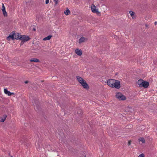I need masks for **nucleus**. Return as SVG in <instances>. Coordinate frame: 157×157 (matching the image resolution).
Returning a JSON list of instances; mask_svg holds the SVG:
<instances>
[{"instance_id":"nucleus-1","label":"nucleus","mask_w":157,"mask_h":157,"mask_svg":"<svg viewBox=\"0 0 157 157\" xmlns=\"http://www.w3.org/2000/svg\"><path fill=\"white\" fill-rule=\"evenodd\" d=\"M33 103L34 104V106L35 109L36 108V109L39 110L40 109V107L39 105L40 103L39 100L37 99H35L33 100Z\"/></svg>"},{"instance_id":"nucleus-2","label":"nucleus","mask_w":157,"mask_h":157,"mask_svg":"<svg viewBox=\"0 0 157 157\" xmlns=\"http://www.w3.org/2000/svg\"><path fill=\"white\" fill-rule=\"evenodd\" d=\"M116 96L119 100H124L126 99L125 97L120 93H117Z\"/></svg>"},{"instance_id":"nucleus-3","label":"nucleus","mask_w":157,"mask_h":157,"mask_svg":"<svg viewBox=\"0 0 157 157\" xmlns=\"http://www.w3.org/2000/svg\"><path fill=\"white\" fill-rule=\"evenodd\" d=\"M30 39V38L29 36L25 35H20V40L26 42Z\"/></svg>"},{"instance_id":"nucleus-4","label":"nucleus","mask_w":157,"mask_h":157,"mask_svg":"<svg viewBox=\"0 0 157 157\" xmlns=\"http://www.w3.org/2000/svg\"><path fill=\"white\" fill-rule=\"evenodd\" d=\"M114 82L112 88L115 87L118 89L120 88L121 87L120 82L117 80H115V81Z\"/></svg>"},{"instance_id":"nucleus-5","label":"nucleus","mask_w":157,"mask_h":157,"mask_svg":"<svg viewBox=\"0 0 157 157\" xmlns=\"http://www.w3.org/2000/svg\"><path fill=\"white\" fill-rule=\"evenodd\" d=\"M91 9L92 12L94 13H96L97 14H100V12L98 11V9H96V7L94 4H92V5Z\"/></svg>"},{"instance_id":"nucleus-6","label":"nucleus","mask_w":157,"mask_h":157,"mask_svg":"<svg viewBox=\"0 0 157 157\" xmlns=\"http://www.w3.org/2000/svg\"><path fill=\"white\" fill-rule=\"evenodd\" d=\"M115 81V80L113 79H109L106 82L108 85L110 87H113L114 82Z\"/></svg>"},{"instance_id":"nucleus-7","label":"nucleus","mask_w":157,"mask_h":157,"mask_svg":"<svg viewBox=\"0 0 157 157\" xmlns=\"http://www.w3.org/2000/svg\"><path fill=\"white\" fill-rule=\"evenodd\" d=\"M80 84L83 88L87 90L89 89V86L85 80H84L83 81L80 83Z\"/></svg>"},{"instance_id":"nucleus-8","label":"nucleus","mask_w":157,"mask_h":157,"mask_svg":"<svg viewBox=\"0 0 157 157\" xmlns=\"http://www.w3.org/2000/svg\"><path fill=\"white\" fill-rule=\"evenodd\" d=\"M149 85V82H148L143 81L142 84L140 87H143L144 88H147Z\"/></svg>"},{"instance_id":"nucleus-9","label":"nucleus","mask_w":157,"mask_h":157,"mask_svg":"<svg viewBox=\"0 0 157 157\" xmlns=\"http://www.w3.org/2000/svg\"><path fill=\"white\" fill-rule=\"evenodd\" d=\"M2 10L3 12V14L4 16H6V17L7 16V14L6 11L5 7L3 4V3H2Z\"/></svg>"},{"instance_id":"nucleus-10","label":"nucleus","mask_w":157,"mask_h":157,"mask_svg":"<svg viewBox=\"0 0 157 157\" xmlns=\"http://www.w3.org/2000/svg\"><path fill=\"white\" fill-rule=\"evenodd\" d=\"M75 53L79 56H80L82 54V51L78 49H77L75 50Z\"/></svg>"},{"instance_id":"nucleus-11","label":"nucleus","mask_w":157,"mask_h":157,"mask_svg":"<svg viewBox=\"0 0 157 157\" xmlns=\"http://www.w3.org/2000/svg\"><path fill=\"white\" fill-rule=\"evenodd\" d=\"M87 38L84 37H82L79 40L78 42L79 44H80L82 42H84L86 40H87Z\"/></svg>"},{"instance_id":"nucleus-12","label":"nucleus","mask_w":157,"mask_h":157,"mask_svg":"<svg viewBox=\"0 0 157 157\" xmlns=\"http://www.w3.org/2000/svg\"><path fill=\"white\" fill-rule=\"evenodd\" d=\"M13 34H14V36H15L14 39H15L17 40H20V34L19 33H14Z\"/></svg>"},{"instance_id":"nucleus-13","label":"nucleus","mask_w":157,"mask_h":157,"mask_svg":"<svg viewBox=\"0 0 157 157\" xmlns=\"http://www.w3.org/2000/svg\"><path fill=\"white\" fill-rule=\"evenodd\" d=\"M14 34L13 33L12 34H10L9 36L7 37V39L8 40H10V39H11L13 40H14Z\"/></svg>"},{"instance_id":"nucleus-14","label":"nucleus","mask_w":157,"mask_h":157,"mask_svg":"<svg viewBox=\"0 0 157 157\" xmlns=\"http://www.w3.org/2000/svg\"><path fill=\"white\" fill-rule=\"evenodd\" d=\"M30 61L31 62H39L40 60L36 58H33L30 59Z\"/></svg>"},{"instance_id":"nucleus-15","label":"nucleus","mask_w":157,"mask_h":157,"mask_svg":"<svg viewBox=\"0 0 157 157\" xmlns=\"http://www.w3.org/2000/svg\"><path fill=\"white\" fill-rule=\"evenodd\" d=\"M76 77L78 81L80 83L84 80L82 78L78 76H76Z\"/></svg>"},{"instance_id":"nucleus-16","label":"nucleus","mask_w":157,"mask_h":157,"mask_svg":"<svg viewBox=\"0 0 157 157\" xmlns=\"http://www.w3.org/2000/svg\"><path fill=\"white\" fill-rule=\"evenodd\" d=\"M143 80L142 79H140L138 80L137 82V84L140 87L143 82Z\"/></svg>"},{"instance_id":"nucleus-17","label":"nucleus","mask_w":157,"mask_h":157,"mask_svg":"<svg viewBox=\"0 0 157 157\" xmlns=\"http://www.w3.org/2000/svg\"><path fill=\"white\" fill-rule=\"evenodd\" d=\"M66 10L64 11V13L66 15H67L70 13V11L68 8H66Z\"/></svg>"},{"instance_id":"nucleus-18","label":"nucleus","mask_w":157,"mask_h":157,"mask_svg":"<svg viewBox=\"0 0 157 157\" xmlns=\"http://www.w3.org/2000/svg\"><path fill=\"white\" fill-rule=\"evenodd\" d=\"M52 37V36L51 35H49L48 36H47V37H46L45 38H44L43 39V40H49L51 39V38Z\"/></svg>"},{"instance_id":"nucleus-19","label":"nucleus","mask_w":157,"mask_h":157,"mask_svg":"<svg viewBox=\"0 0 157 157\" xmlns=\"http://www.w3.org/2000/svg\"><path fill=\"white\" fill-rule=\"evenodd\" d=\"M6 117L7 115H4L3 116V118H2L0 120V121L2 122H4L6 119Z\"/></svg>"},{"instance_id":"nucleus-20","label":"nucleus","mask_w":157,"mask_h":157,"mask_svg":"<svg viewBox=\"0 0 157 157\" xmlns=\"http://www.w3.org/2000/svg\"><path fill=\"white\" fill-rule=\"evenodd\" d=\"M138 140L139 141H141L143 143H145V140L144 138L143 137H140L138 139Z\"/></svg>"},{"instance_id":"nucleus-21","label":"nucleus","mask_w":157,"mask_h":157,"mask_svg":"<svg viewBox=\"0 0 157 157\" xmlns=\"http://www.w3.org/2000/svg\"><path fill=\"white\" fill-rule=\"evenodd\" d=\"M4 92L5 94H7L8 96H9V95L10 94V92L8 91L7 89H4Z\"/></svg>"},{"instance_id":"nucleus-22","label":"nucleus","mask_w":157,"mask_h":157,"mask_svg":"<svg viewBox=\"0 0 157 157\" xmlns=\"http://www.w3.org/2000/svg\"><path fill=\"white\" fill-rule=\"evenodd\" d=\"M129 13L130 14L131 16H132V17L133 16V15H134V14H135V13L132 11H130L129 12Z\"/></svg>"},{"instance_id":"nucleus-23","label":"nucleus","mask_w":157,"mask_h":157,"mask_svg":"<svg viewBox=\"0 0 157 157\" xmlns=\"http://www.w3.org/2000/svg\"><path fill=\"white\" fill-rule=\"evenodd\" d=\"M138 157H144V154L143 153L139 155Z\"/></svg>"},{"instance_id":"nucleus-24","label":"nucleus","mask_w":157,"mask_h":157,"mask_svg":"<svg viewBox=\"0 0 157 157\" xmlns=\"http://www.w3.org/2000/svg\"><path fill=\"white\" fill-rule=\"evenodd\" d=\"M54 2H55V5H57L58 3V0H54Z\"/></svg>"},{"instance_id":"nucleus-25","label":"nucleus","mask_w":157,"mask_h":157,"mask_svg":"<svg viewBox=\"0 0 157 157\" xmlns=\"http://www.w3.org/2000/svg\"><path fill=\"white\" fill-rule=\"evenodd\" d=\"M25 42V41L21 40V45H22V44H23Z\"/></svg>"},{"instance_id":"nucleus-26","label":"nucleus","mask_w":157,"mask_h":157,"mask_svg":"<svg viewBox=\"0 0 157 157\" xmlns=\"http://www.w3.org/2000/svg\"><path fill=\"white\" fill-rule=\"evenodd\" d=\"M131 140H129L128 142V145H130L131 144Z\"/></svg>"},{"instance_id":"nucleus-27","label":"nucleus","mask_w":157,"mask_h":157,"mask_svg":"<svg viewBox=\"0 0 157 157\" xmlns=\"http://www.w3.org/2000/svg\"><path fill=\"white\" fill-rule=\"evenodd\" d=\"M49 0H46L45 1V3L46 4H47L49 3Z\"/></svg>"},{"instance_id":"nucleus-28","label":"nucleus","mask_w":157,"mask_h":157,"mask_svg":"<svg viewBox=\"0 0 157 157\" xmlns=\"http://www.w3.org/2000/svg\"><path fill=\"white\" fill-rule=\"evenodd\" d=\"M14 93H11L10 92V94L9 95V96H10L11 95H14Z\"/></svg>"},{"instance_id":"nucleus-29","label":"nucleus","mask_w":157,"mask_h":157,"mask_svg":"<svg viewBox=\"0 0 157 157\" xmlns=\"http://www.w3.org/2000/svg\"><path fill=\"white\" fill-rule=\"evenodd\" d=\"M25 84H27L28 83V81H26L25 82Z\"/></svg>"},{"instance_id":"nucleus-30","label":"nucleus","mask_w":157,"mask_h":157,"mask_svg":"<svg viewBox=\"0 0 157 157\" xmlns=\"http://www.w3.org/2000/svg\"><path fill=\"white\" fill-rule=\"evenodd\" d=\"M33 31H36V29H35V28H33Z\"/></svg>"},{"instance_id":"nucleus-31","label":"nucleus","mask_w":157,"mask_h":157,"mask_svg":"<svg viewBox=\"0 0 157 157\" xmlns=\"http://www.w3.org/2000/svg\"><path fill=\"white\" fill-rule=\"evenodd\" d=\"M155 25H156L157 24V22L156 21L155 22Z\"/></svg>"},{"instance_id":"nucleus-32","label":"nucleus","mask_w":157,"mask_h":157,"mask_svg":"<svg viewBox=\"0 0 157 157\" xmlns=\"http://www.w3.org/2000/svg\"><path fill=\"white\" fill-rule=\"evenodd\" d=\"M60 0H58V1H59Z\"/></svg>"}]
</instances>
